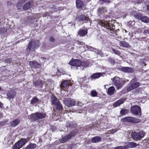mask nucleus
Returning a JSON list of instances; mask_svg holds the SVG:
<instances>
[{
  "mask_svg": "<svg viewBox=\"0 0 149 149\" xmlns=\"http://www.w3.org/2000/svg\"><path fill=\"white\" fill-rule=\"evenodd\" d=\"M142 17L141 14L140 13H137L135 15V17L138 19H140L141 20V18Z\"/></svg>",
  "mask_w": 149,
  "mask_h": 149,
  "instance_id": "44",
  "label": "nucleus"
},
{
  "mask_svg": "<svg viewBox=\"0 0 149 149\" xmlns=\"http://www.w3.org/2000/svg\"><path fill=\"white\" fill-rule=\"evenodd\" d=\"M16 95V93L13 90H10L8 91L7 94L8 97L9 99L14 98Z\"/></svg>",
  "mask_w": 149,
  "mask_h": 149,
  "instance_id": "15",
  "label": "nucleus"
},
{
  "mask_svg": "<svg viewBox=\"0 0 149 149\" xmlns=\"http://www.w3.org/2000/svg\"><path fill=\"white\" fill-rule=\"evenodd\" d=\"M5 63H10L12 62L11 59L10 58H7L4 60Z\"/></svg>",
  "mask_w": 149,
  "mask_h": 149,
  "instance_id": "46",
  "label": "nucleus"
},
{
  "mask_svg": "<svg viewBox=\"0 0 149 149\" xmlns=\"http://www.w3.org/2000/svg\"><path fill=\"white\" fill-rule=\"evenodd\" d=\"M33 1H29L26 4H25L23 7L24 10H27L30 8L32 6Z\"/></svg>",
  "mask_w": 149,
  "mask_h": 149,
  "instance_id": "20",
  "label": "nucleus"
},
{
  "mask_svg": "<svg viewBox=\"0 0 149 149\" xmlns=\"http://www.w3.org/2000/svg\"><path fill=\"white\" fill-rule=\"evenodd\" d=\"M119 45L120 46L123 47L128 48L129 47H130L129 44L127 42L125 41H120L119 43Z\"/></svg>",
  "mask_w": 149,
  "mask_h": 149,
  "instance_id": "24",
  "label": "nucleus"
},
{
  "mask_svg": "<svg viewBox=\"0 0 149 149\" xmlns=\"http://www.w3.org/2000/svg\"><path fill=\"white\" fill-rule=\"evenodd\" d=\"M115 88L113 86H111L108 88L107 91V94L109 95H113L115 92Z\"/></svg>",
  "mask_w": 149,
  "mask_h": 149,
  "instance_id": "16",
  "label": "nucleus"
},
{
  "mask_svg": "<svg viewBox=\"0 0 149 149\" xmlns=\"http://www.w3.org/2000/svg\"><path fill=\"white\" fill-rule=\"evenodd\" d=\"M124 121L128 122L131 123H138L141 120L136 118L131 117H127L123 119Z\"/></svg>",
  "mask_w": 149,
  "mask_h": 149,
  "instance_id": "8",
  "label": "nucleus"
},
{
  "mask_svg": "<svg viewBox=\"0 0 149 149\" xmlns=\"http://www.w3.org/2000/svg\"><path fill=\"white\" fill-rule=\"evenodd\" d=\"M77 19L79 21H84L85 23L87 22L88 21L91 23L90 20L85 15H82L79 16L77 18Z\"/></svg>",
  "mask_w": 149,
  "mask_h": 149,
  "instance_id": "13",
  "label": "nucleus"
},
{
  "mask_svg": "<svg viewBox=\"0 0 149 149\" xmlns=\"http://www.w3.org/2000/svg\"><path fill=\"white\" fill-rule=\"evenodd\" d=\"M148 48L149 49V47H148Z\"/></svg>",
  "mask_w": 149,
  "mask_h": 149,
  "instance_id": "62",
  "label": "nucleus"
},
{
  "mask_svg": "<svg viewBox=\"0 0 149 149\" xmlns=\"http://www.w3.org/2000/svg\"><path fill=\"white\" fill-rule=\"evenodd\" d=\"M43 82L41 80H37L33 81V84L36 87L38 88H41L42 87Z\"/></svg>",
  "mask_w": 149,
  "mask_h": 149,
  "instance_id": "14",
  "label": "nucleus"
},
{
  "mask_svg": "<svg viewBox=\"0 0 149 149\" xmlns=\"http://www.w3.org/2000/svg\"><path fill=\"white\" fill-rule=\"evenodd\" d=\"M123 32H124V31H125V32H127L126 30L125 29L123 30Z\"/></svg>",
  "mask_w": 149,
  "mask_h": 149,
  "instance_id": "57",
  "label": "nucleus"
},
{
  "mask_svg": "<svg viewBox=\"0 0 149 149\" xmlns=\"http://www.w3.org/2000/svg\"><path fill=\"white\" fill-rule=\"evenodd\" d=\"M137 146V144L133 142H130L128 143V145L126 146H127L128 148H134Z\"/></svg>",
  "mask_w": 149,
  "mask_h": 149,
  "instance_id": "34",
  "label": "nucleus"
},
{
  "mask_svg": "<svg viewBox=\"0 0 149 149\" xmlns=\"http://www.w3.org/2000/svg\"><path fill=\"white\" fill-rule=\"evenodd\" d=\"M11 138H12L11 136H9V139H10L9 140H12Z\"/></svg>",
  "mask_w": 149,
  "mask_h": 149,
  "instance_id": "56",
  "label": "nucleus"
},
{
  "mask_svg": "<svg viewBox=\"0 0 149 149\" xmlns=\"http://www.w3.org/2000/svg\"><path fill=\"white\" fill-rule=\"evenodd\" d=\"M20 120L19 119H16L14 120L11 122H10L11 126L12 127L16 126L19 123Z\"/></svg>",
  "mask_w": 149,
  "mask_h": 149,
  "instance_id": "21",
  "label": "nucleus"
},
{
  "mask_svg": "<svg viewBox=\"0 0 149 149\" xmlns=\"http://www.w3.org/2000/svg\"><path fill=\"white\" fill-rule=\"evenodd\" d=\"M101 1L102 2L104 3H110V1H107V0H101Z\"/></svg>",
  "mask_w": 149,
  "mask_h": 149,
  "instance_id": "47",
  "label": "nucleus"
},
{
  "mask_svg": "<svg viewBox=\"0 0 149 149\" xmlns=\"http://www.w3.org/2000/svg\"><path fill=\"white\" fill-rule=\"evenodd\" d=\"M141 20L143 22L148 23L149 22V18L146 16H143L141 18Z\"/></svg>",
  "mask_w": 149,
  "mask_h": 149,
  "instance_id": "32",
  "label": "nucleus"
},
{
  "mask_svg": "<svg viewBox=\"0 0 149 149\" xmlns=\"http://www.w3.org/2000/svg\"><path fill=\"white\" fill-rule=\"evenodd\" d=\"M128 112V110L127 109H122L120 111V113L122 115H124L127 113Z\"/></svg>",
  "mask_w": 149,
  "mask_h": 149,
  "instance_id": "41",
  "label": "nucleus"
},
{
  "mask_svg": "<svg viewBox=\"0 0 149 149\" xmlns=\"http://www.w3.org/2000/svg\"><path fill=\"white\" fill-rule=\"evenodd\" d=\"M131 23H132L133 24H134V22H130L129 23H128V24L129 25V24H131Z\"/></svg>",
  "mask_w": 149,
  "mask_h": 149,
  "instance_id": "53",
  "label": "nucleus"
},
{
  "mask_svg": "<svg viewBox=\"0 0 149 149\" xmlns=\"http://www.w3.org/2000/svg\"><path fill=\"white\" fill-rule=\"evenodd\" d=\"M140 85V83L139 82H136L131 84L127 89L128 91H130L134 90L135 88H137Z\"/></svg>",
  "mask_w": 149,
  "mask_h": 149,
  "instance_id": "12",
  "label": "nucleus"
},
{
  "mask_svg": "<svg viewBox=\"0 0 149 149\" xmlns=\"http://www.w3.org/2000/svg\"><path fill=\"white\" fill-rule=\"evenodd\" d=\"M26 140L25 139H22L17 141L14 145L13 149H19L26 143Z\"/></svg>",
  "mask_w": 149,
  "mask_h": 149,
  "instance_id": "6",
  "label": "nucleus"
},
{
  "mask_svg": "<svg viewBox=\"0 0 149 149\" xmlns=\"http://www.w3.org/2000/svg\"><path fill=\"white\" fill-rule=\"evenodd\" d=\"M131 136L132 138L136 141L140 139L139 135L138 133L136 132H134L132 133Z\"/></svg>",
  "mask_w": 149,
  "mask_h": 149,
  "instance_id": "22",
  "label": "nucleus"
},
{
  "mask_svg": "<svg viewBox=\"0 0 149 149\" xmlns=\"http://www.w3.org/2000/svg\"><path fill=\"white\" fill-rule=\"evenodd\" d=\"M50 40L52 42H54L55 41V39L53 37H51L50 38Z\"/></svg>",
  "mask_w": 149,
  "mask_h": 149,
  "instance_id": "49",
  "label": "nucleus"
},
{
  "mask_svg": "<svg viewBox=\"0 0 149 149\" xmlns=\"http://www.w3.org/2000/svg\"><path fill=\"white\" fill-rule=\"evenodd\" d=\"M88 48L89 50H90V51H93V50L94 49L93 48V47H90V46H88Z\"/></svg>",
  "mask_w": 149,
  "mask_h": 149,
  "instance_id": "48",
  "label": "nucleus"
},
{
  "mask_svg": "<svg viewBox=\"0 0 149 149\" xmlns=\"http://www.w3.org/2000/svg\"><path fill=\"white\" fill-rule=\"evenodd\" d=\"M72 85V84L71 83L70 81L65 80L61 83L60 87L61 89L65 90L66 89H67L70 86Z\"/></svg>",
  "mask_w": 149,
  "mask_h": 149,
  "instance_id": "10",
  "label": "nucleus"
},
{
  "mask_svg": "<svg viewBox=\"0 0 149 149\" xmlns=\"http://www.w3.org/2000/svg\"><path fill=\"white\" fill-rule=\"evenodd\" d=\"M1 87H0V91H1Z\"/></svg>",
  "mask_w": 149,
  "mask_h": 149,
  "instance_id": "59",
  "label": "nucleus"
},
{
  "mask_svg": "<svg viewBox=\"0 0 149 149\" xmlns=\"http://www.w3.org/2000/svg\"><path fill=\"white\" fill-rule=\"evenodd\" d=\"M103 74L102 73H96L93 74L91 76V78L92 79L98 78L101 76Z\"/></svg>",
  "mask_w": 149,
  "mask_h": 149,
  "instance_id": "23",
  "label": "nucleus"
},
{
  "mask_svg": "<svg viewBox=\"0 0 149 149\" xmlns=\"http://www.w3.org/2000/svg\"><path fill=\"white\" fill-rule=\"evenodd\" d=\"M3 104L2 103H1V102H0V107H3Z\"/></svg>",
  "mask_w": 149,
  "mask_h": 149,
  "instance_id": "54",
  "label": "nucleus"
},
{
  "mask_svg": "<svg viewBox=\"0 0 149 149\" xmlns=\"http://www.w3.org/2000/svg\"><path fill=\"white\" fill-rule=\"evenodd\" d=\"M117 130L116 129H112L111 130H109L107 133L105 134H113L117 131Z\"/></svg>",
  "mask_w": 149,
  "mask_h": 149,
  "instance_id": "37",
  "label": "nucleus"
},
{
  "mask_svg": "<svg viewBox=\"0 0 149 149\" xmlns=\"http://www.w3.org/2000/svg\"><path fill=\"white\" fill-rule=\"evenodd\" d=\"M49 83L47 85V87L48 86L49 87V88H47V89L49 90L52 89H53V88L52 87V85L54 84V83L53 81L51 82V80H49Z\"/></svg>",
  "mask_w": 149,
  "mask_h": 149,
  "instance_id": "36",
  "label": "nucleus"
},
{
  "mask_svg": "<svg viewBox=\"0 0 149 149\" xmlns=\"http://www.w3.org/2000/svg\"><path fill=\"white\" fill-rule=\"evenodd\" d=\"M39 43V41L38 40H35L32 42H29L27 49L33 51L38 46Z\"/></svg>",
  "mask_w": 149,
  "mask_h": 149,
  "instance_id": "5",
  "label": "nucleus"
},
{
  "mask_svg": "<svg viewBox=\"0 0 149 149\" xmlns=\"http://www.w3.org/2000/svg\"><path fill=\"white\" fill-rule=\"evenodd\" d=\"M53 114H55V115L56 113H54ZM54 114H53V115Z\"/></svg>",
  "mask_w": 149,
  "mask_h": 149,
  "instance_id": "60",
  "label": "nucleus"
},
{
  "mask_svg": "<svg viewBox=\"0 0 149 149\" xmlns=\"http://www.w3.org/2000/svg\"><path fill=\"white\" fill-rule=\"evenodd\" d=\"M132 82V81H130V83H131Z\"/></svg>",
  "mask_w": 149,
  "mask_h": 149,
  "instance_id": "61",
  "label": "nucleus"
},
{
  "mask_svg": "<svg viewBox=\"0 0 149 149\" xmlns=\"http://www.w3.org/2000/svg\"><path fill=\"white\" fill-rule=\"evenodd\" d=\"M36 145L34 143H31L27 146L25 149H34L36 147Z\"/></svg>",
  "mask_w": 149,
  "mask_h": 149,
  "instance_id": "31",
  "label": "nucleus"
},
{
  "mask_svg": "<svg viewBox=\"0 0 149 149\" xmlns=\"http://www.w3.org/2000/svg\"><path fill=\"white\" fill-rule=\"evenodd\" d=\"M144 33H149V29L145 30L144 31Z\"/></svg>",
  "mask_w": 149,
  "mask_h": 149,
  "instance_id": "50",
  "label": "nucleus"
},
{
  "mask_svg": "<svg viewBox=\"0 0 149 149\" xmlns=\"http://www.w3.org/2000/svg\"><path fill=\"white\" fill-rule=\"evenodd\" d=\"M94 51L97 54H99L101 56H103V53L101 50H98L97 49H95Z\"/></svg>",
  "mask_w": 149,
  "mask_h": 149,
  "instance_id": "43",
  "label": "nucleus"
},
{
  "mask_svg": "<svg viewBox=\"0 0 149 149\" xmlns=\"http://www.w3.org/2000/svg\"><path fill=\"white\" fill-rule=\"evenodd\" d=\"M87 33V30L81 29L78 32V35L83 36Z\"/></svg>",
  "mask_w": 149,
  "mask_h": 149,
  "instance_id": "18",
  "label": "nucleus"
},
{
  "mask_svg": "<svg viewBox=\"0 0 149 149\" xmlns=\"http://www.w3.org/2000/svg\"><path fill=\"white\" fill-rule=\"evenodd\" d=\"M29 65L32 68L36 67L37 65H38L37 62L34 61H31L29 63Z\"/></svg>",
  "mask_w": 149,
  "mask_h": 149,
  "instance_id": "39",
  "label": "nucleus"
},
{
  "mask_svg": "<svg viewBox=\"0 0 149 149\" xmlns=\"http://www.w3.org/2000/svg\"><path fill=\"white\" fill-rule=\"evenodd\" d=\"M76 6L78 8H81L83 6V3L82 1L80 0H77Z\"/></svg>",
  "mask_w": 149,
  "mask_h": 149,
  "instance_id": "25",
  "label": "nucleus"
},
{
  "mask_svg": "<svg viewBox=\"0 0 149 149\" xmlns=\"http://www.w3.org/2000/svg\"><path fill=\"white\" fill-rule=\"evenodd\" d=\"M89 66V64L88 61H83L82 62L81 61V66L86 68Z\"/></svg>",
  "mask_w": 149,
  "mask_h": 149,
  "instance_id": "33",
  "label": "nucleus"
},
{
  "mask_svg": "<svg viewBox=\"0 0 149 149\" xmlns=\"http://www.w3.org/2000/svg\"><path fill=\"white\" fill-rule=\"evenodd\" d=\"M45 116V114L44 113L36 112L31 115L30 117V119L33 120L35 121L39 119L44 118Z\"/></svg>",
  "mask_w": 149,
  "mask_h": 149,
  "instance_id": "2",
  "label": "nucleus"
},
{
  "mask_svg": "<svg viewBox=\"0 0 149 149\" xmlns=\"http://www.w3.org/2000/svg\"><path fill=\"white\" fill-rule=\"evenodd\" d=\"M63 101L66 105L69 107L73 106L76 103L74 100L71 98H65Z\"/></svg>",
  "mask_w": 149,
  "mask_h": 149,
  "instance_id": "7",
  "label": "nucleus"
},
{
  "mask_svg": "<svg viewBox=\"0 0 149 149\" xmlns=\"http://www.w3.org/2000/svg\"><path fill=\"white\" fill-rule=\"evenodd\" d=\"M125 100L123 98L120 99L114 103L113 106L115 107L118 106L123 103Z\"/></svg>",
  "mask_w": 149,
  "mask_h": 149,
  "instance_id": "17",
  "label": "nucleus"
},
{
  "mask_svg": "<svg viewBox=\"0 0 149 149\" xmlns=\"http://www.w3.org/2000/svg\"><path fill=\"white\" fill-rule=\"evenodd\" d=\"M138 134L139 135V137L140 139L143 138L145 134V133L142 131H141L139 132L138 133Z\"/></svg>",
  "mask_w": 149,
  "mask_h": 149,
  "instance_id": "40",
  "label": "nucleus"
},
{
  "mask_svg": "<svg viewBox=\"0 0 149 149\" xmlns=\"http://www.w3.org/2000/svg\"><path fill=\"white\" fill-rule=\"evenodd\" d=\"M128 147L127 146H118L114 148V149H127Z\"/></svg>",
  "mask_w": 149,
  "mask_h": 149,
  "instance_id": "42",
  "label": "nucleus"
},
{
  "mask_svg": "<svg viewBox=\"0 0 149 149\" xmlns=\"http://www.w3.org/2000/svg\"><path fill=\"white\" fill-rule=\"evenodd\" d=\"M112 50L113 52H112V53H114L115 54L118 55H119L120 54V52L119 51L116 49H113L112 48H111L110 50Z\"/></svg>",
  "mask_w": 149,
  "mask_h": 149,
  "instance_id": "38",
  "label": "nucleus"
},
{
  "mask_svg": "<svg viewBox=\"0 0 149 149\" xmlns=\"http://www.w3.org/2000/svg\"><path fill=\"white\" fill-rule=\"evenodd\" d=\"M131 112L134 115H140L141 114V108L138 105L133 106L131 108Z\"/></svg>",
  "mask_w": 149,
  "mask_h": 149,
  "instance_id": "3",
  "label": "nucleus"
},
{
  "mask_svg": "<svg viewBox=\"0 0 149 149\" xmlns=\"http://www.w3.org/2000/svg\"><path fill=\"white\" fill-rule=\"evenodd\" d=\"M107 11V9L105 8H99L98 10V12L99 15L102 13L106 12Z\"/></svg>",
  "mask_w": 149,
  "mask_h": 149,
  "instance_id": "29",
  "label": "nucleus"
},
{
  "mask_svg": "<svg viewBox=\"0 0 149 149\" xmlns=\"http://www.w3.org/2000/svg\"><path fill=\"white\" fill-rule=\"evenodd\" d=\"M147 9L149 11V5H148L147 6Z\"/></svg>",
  "mask_w": 149,
  "mask_h": 149,
  "instance_id": "55",
  "label": "nucleus"
},
{
  "mask_svg": "<svg viewBox=\"0 0 149 149\" xmlns=\"http://www.w3.org/2000/svg\"><path fill=\"white\" fill-rule=\"evenodd\" d=\"M51 100L52 104L54 105L59 102V100H58L56 97L54 95L52 96Z\"/></svg>",
  "mask_w": 149,
  "mask_h": 149,
  "instance_id": "26",
  "label": "nucleus"
},
{
  "mask_svg": "<svg viewBox=\"0 0 149 149\" xmlns=\"http://www.w3.org/2000/svg\"><path fill=\"white\" fill-rule=\"evenodd\" d=\"M56 108L58 110H61L63 108L60 102L54 105Z\"/></svg>",
  "mask_w": 149,
  "mask_h": 149,
  "instance_id": "30",
  "label": "nucleus"
},
{
  "mask_svg": "<svg viewBox=\"0 0 149 149\" xmlns=\"http://www.w3.org/2000/svg\"><path fill=\"white\" fill-rule=\"evenodd\" d=\"M91 95L93 97H96L97 95V93L96 91H93L91 92Z\"/></svg>",
  "mask_w": 149,
  "mask_h": 149,
  "instance_id": "45",
  "label": "nucleus"
},
{
  "mask_svg": "<svg viewBox=\"0 0 149 149\" xmlns=\"http://www.w3.org/2000/svg\"><path fill=\"white\" fill-rule=\"evenodd\" d=\"M112 81L117 89L120 88L123 85L121 83V81H123L120 79L119 77H114Z\"/></svg>",
  "mask_w": 149,
  "mask_h": 149,
  "instance_id": "4",
  "label": "nucleus"
},
{
  "mask_svg": "<svg viewBox=\"0 0 149 149\" xmlns=\"http://www.w3.org/2000/svg\"><path fill=\"white\" fill-rule=\"evenodd\" d=\"M101 140V138L100 137H95L92 139L91 141L93 143H97L100 142Z\"/></svg>",
  "mask_w": 149,
  "mask_h": 149,
  "instance_id": "28",
  "label": "nucleus"
},
{
  "mask_svg": "<svg viewBox=\"0 0 149 149\" xmlns=\"http://www.w3.org/2000/svg\"><path fill=\"white\" fill-rule=\"evenodd\" d=\"M76 134L74 132H71L67 136H65L60 140L61 143H64L70 139L72 137L74 136Z\"/></svg>",
  "mask_w": 149,
  "mask_h": 149,
  "instance_id": "9",
  "label": "nucleus"
},
{
  "mask_svg": "<svg viewBox=\"0 0 149 149\" xmlns=\"http://www.w3.org/2000/svg\"><path fill=\"white\" fill-rule=\"evenodd\" d=\"M122 71L127 72H132L133 71V69L129 67H125L121 68Z\"/></svg>",
  "mask_w": 149,
  "mask_h": 149,
  "instance_id": "19",
  "label": "nucleus"
},
{
  "mask_svg": "<svg viewBox=\"0 0 149 149\" xmlns=\"http://www.w3.org/2000/svg\"><path fill=\"white\" fill-rule=\"evenodd\" d=\"M110 62L111 63L114 64L115 62H114V61L113 60H111Z\"/></svg>",
  "mask_w": 149,
  "mask_h": 149,
  "instance_id": "52",
  "label": "nucleus"
},
{
  "mask_svg": "<svg viewBox=\"0 0 149 149\" xmlns=\"http://www.w3.org/2000/svg\"><path fill=\"white\" fill-rule=\"evenodd\" d=\"M47 15H48V14H47V15H45V17L47 16Z\"/></svg>",
  "mask_w": 149,
  "mask_h": 149,
  "instance_id": "58",
  "label": "nucleus"
},
{
  "mask_svg": "<svg viewBox=\"0 0 149 149\" xmlns=\"http://www.w3.org/2000/svg\"><path fill=\"white\" fill-rule=\"evenodd\" d=\"M111 21H109L108 22L105 21L104 20H100L98 22L99 24L102 27L108 29H114L113 26L111 23L110 22Z\"/></svg>",
  "mask_w": 149,
  "mask_h": 149,
  "instance_id": "1",
  "label": "nucleus"
},
{
  "mask_svg": "<svg viewBox=\"0 0 149 149\" xmlns=\"http://www.w3.org/2000/svg\"><path fill=\"white\" fill-rule=\"evenodd\" d=\"M39 101V99L37 97H34L31 100V104H33L38 102Z\"/></svg>",
  "mask_w": 149,
  "mask_h": 149,
  "instance_id": "35",
  "label": "nucleus"
},
{
  "mask_svg": "<svg viewBox=\"0 0 149 149\" xmlns=\"http://www.w3.org/2000/svg\"><path fill=\"white\" fill-rule=\"evenodd\" d=\"M81 61L79 59H74L71 60L69 62V64L72 66L76 67L81 66Z\"/></svg>",
  "mask_w": 149,
  "mask_h": 149,
  "instance_id": "11",
  "label": "nucleus"
},
{
  "mask_svg": "<svg viewBox=\"0 0 149 149\" xmlns=\"http://www.w3.org/2000/svg\"><path fill=\"white\" fill-rule=\"evenodd\" d=\"M28 0H19L17 4V7L18 9H20L24 2L27 1Z\"/></svg>",
  "mask_w": 149,
  "mask_h": 149,
  "instance_id": "27",
  "label": "nucleus"
},
{
  "mask_svg": "<svg viewBox=\"0 0 149 149\" xmlns=\"http://www.w3.org/2000/svg\"><path fill=\"white\" fill-rule=\"evenodd\" d=\"M6 123V122L4 121H2L0 122V125H4Z\"/></svg>",
  "mask_w": 149,
  "mask_h": 149,
  "instance_id": "51",
  "label": "nucleus"
}]
</instances>
